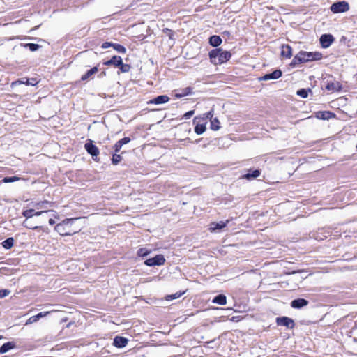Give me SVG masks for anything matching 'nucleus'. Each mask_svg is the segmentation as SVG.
<instances>
[{
	"mask_svg": "<svg viewBox=\"0 0 357 357\" xmlns=\"http://www.w3.org/2000/svg\"><path fill=\"white\" fill-rule=\"evenodd\" d=\"M333 40L334 38L331 34H324L320 38V43L324 48L328 47Z\"/></svg>",
	"mask_w": 357,
	"mask_h": 357,
	"instance_id": "obj_10",
	"label": "nucleus"
},
{
	"mask_svg": "<svg viewBox=\"0 0 357 357\" xmlns=\"http://www.w3.org/2000/svg\"><path fill=\"white\" fill-rule=\"evenodd\" d=\"M130 142V139L129 137H124L117 142V143H120V145L123 146V145L128 144Z\"/></svg>",
	"mask_w": 357,
	"mask_h": 357,
	"instance_id": "obj_41",
	"label": "nucleus"
},
{
	"mask_svg": "<svg viewBox=\"0 0 357 357\" xmlns=\"http://www.w3.org/2000/svg\"><path fill=\"white\" fill-rule=\"evenodd\" d=\"M48 222H49V224L51 225H54L55 223V221L52 218H50Z\"/></svg>",
	"mask_w": 357,
	"mask_h": 357,
	"instance_id": "obj_47",
	"label": "nucleus"
},
{
	"mask_svg": "<svg viewBox=\"0 0 357 357\" xmlns=\"http://www.w3.org/2000/svg\"><path fill=\"white\" fill-rule=\"evenodd\" d=\"M276 321L278 325L287 326L289 328H292L294 326V321L287 317H278Z\"/></svg>",
	"mask_w": 357,
	"mask_h": 357,
	"instance_id": "obj_9",
	"label": "nucleus"
},
{
	"mask_svg": "<svg viewBox=\"0 0 357 357\" xmlns=\"http://www.w3.org/2000/svg\"><path fill=\"white\" fill-rule=\"evenodd\" d=\"M128 342V339L123 337L116 336L114 339L113 344L115 347H116L118 348H123L127 345Z\"/></svg>",
	"mask_w": 357,
	"mask_h": 357,
	"instance_id": "obj_13",
	"label": "nucleus"
},
{
	"mask_svg": "<svg viewBox=\"0 0 357 357\" xmlns=\"http://www.w3.org/2000/svg\"><path fill=\"white\" fill-rule=\"evenodd\" d=\"M213 109H211L210 112L203 114V116L200 117V119H202V121H206V119H209L211 121V119H213ZM197 119H199V118L197 116L195 117L193 119V123H195Z\"/></svg>",
	"mask_w": 357,
	"mask_h": 357,
	"instance_id": "obj_23",
	"label": "nucleus"
},
{
	"mask_svg": "<svg viewBox=\"0 0 357 357\" xmlns=\"http://www.w3.org/2000/svg\"><path fill=\"white\" fill-rule=\"evenodd\" d=\"M77 220L78 218L66 219L62 222L57 224L54 229L60 235L70 236L80 230L79 227L74 226V223Z\"/></svg>",
	"mask_w": 357,
	"mask_h": 357,
	"instance_id": "obj_1",
	"label": "nucleus"
},
{
	"mask_svg": "<svg viewBox=\"0 0 357 357\" xmlns=\"http://www.w3.org/2000/svg\"><path fill=\"white\" fill-rule=\"evenodd\" d=\"M165 262V259L162 255H157L153 258L148 259L144 264L149 266H161Z\"/></svg>",
	"mask_w": 357,
	"mask_h": 357,
	"instance_id": "obj_6",
	"label": "nucleus"
},
{
	"mask_svg": "<svg viewBox=\"0 0 357 357\" xmlns=\"http://www.w3.org/2000/svg\"><path fill=\"white\" fill-rule=\"evenodd\" d=\"M349 5L347 1H338L334 3L331 6V10L333 13H344L349 10Z\"/></svg>",
	"mask_w": 357,
	"mask_h": 357,
	"instance_id": "obj_4",
	"label": "nucleus"
},
{
	"mask_svg": "<svg viewBox=\"0 0 357 357\" xmlns=\"http://www.w3.org/2000/svg\"><path fill=\"white\" fill-rule=\"evenodd\" d=\"M119 67L120 68L121 71L122 73H127L130 69V65H128V64H123V63H122V65H120V66H119Z\"/></svg>",
	"mask_w": 357,
	"mask_h": 357,
	"instance_id": "obj_37",
	"label": "nucleus"
},
{
	"mask_svg": "<svg viewBox=\"0 0 357 357\" xmlns=\"http://www.w3.org/2000/svg\"><path fill=\"white\" fill-rule=\"evenodd\" d=\"M222 43V39L219 36H212L209 38V44L213 47H218Z\"/></svg>",
	"mask_w": 357,
	"mask_h": 357,
	"instance_id": "obj_18",
	"label": "nucleus"
},
{
	"mask_svg": "<svg viewBox=\"0 0 357 357\" xmlns=\"http://www.w3.org/2000/svg\"><path fill=\"white\" fill-rule=\"evenodd\" d=\"M220 128V121L217 118H213L211 120V129L213 130H218Z\"/></svg>",
	"mask_w": 357,
	"mask_h": 357,
	"instance_id": "obj_26",
	"label": "nucleus"
},
{
	"mask_svg": "<svg viewBox=\"0 0 357 357\" xmlns=\"http://www.w3.org/2000/svg\"><path fill=\"white\" fill-rule=\"evenodd\" d=\"M112 45H114V43H109V42H105V43H104L102 45V49H107V48H108L109 47H112Z\"/></svg>",
	"mask_w": 357,
	"mask_h": 357,
	"instance_id": "obj_46",
	"label": "nucleus"
},
{
	"mask_svg": "<svg viewBox=\"0 0 357 357\" xmlns=\"http://www.w3.org/2000/svg\"><path fill=\"white\" fill-rule=\"evenodd\" d=\"M212 302L219 305H225L227 303V298L225 295L219 294L213 299Z\"/></svg>",
	"mask_w": 357,
	"mask_h": 357,
	"instance_id": "obj_20",
	"label": "nucleus"
},
{
	"mask_svg": "<svg viewBox=\"0 0 357 357\" xmlns=\"http://www.w3.org/2000/svg\"><path fill=\"white\" fill-rule=\"evenodd\" d=\"M36 223L39 224V223H41V222L40 221H36Z\"/></svg>",
	"mask_w": 357,
	"mask_h": 357,
	"instance_id": "obj_48",
	"label": "nucleus"
},
{
	"mask_svg": "<svg viewBox=\"0 0 357 357\" xmlns=\"http://www.w3.org/2000/svg\"><path fill=\"white\" fill-rule=\"evenodd\" d=\"M38 320L36 316H32L26 322V325L32 324L35 322H36Z\"/></svg>",
	"mask_w": 357,
	"mask_h": 357,
	"instance_id": "obj_42",
	"label": "nucleus"
},
{
	"mask_svg": "<svg viewBox=\"0 0 357 357\" xmlns=\"http://www.w3.org/2000/svg\"><path fill=\"white\" fill-rule=\"evenodd\" d=\"M191 93H192V89L190 87H186V88L182 89L181 93H176L175 94V96L176 98H181V97L188 96L189 94H191Z\"/></svg>",
	"mask_w": 357,
	"mask_h": 357,
	"instance_id": "obj_24",
	"label": "nucleus"
},
{
	"mask_svg": "<svg viewBox=\"0 0 357 357\" xmlns=\"http://www.w3.org/2000/svg\"><path fill=\"white\" fill-rule=\"evenodd\" d=\"M231 56V54L229 52L224 51L220 48L214 49L209 52L211 61L215 65L227 62Z\"/></svg>",
	"mask_w": 357,
	"mask_h": 357,
	"instance_id": "obj_3",
	"label": "nucleus"
},
{
	"mask_svg": "<svg viewBox=\"0 0 357 357\" xmlns=\"http://www.w3.org/2000/svg\"><path fill=\"white\" fill-rule=\"evenodd\" d=\"M14 240L13 238H8L2 242V245L6 249H10L13 246Z\"/></svg>",
	"mask_w": 357,
	"mask_h": 357,
	"instance_id": "obj_29",
	"label": "nucleus"
},
{
	"mask_svg": "<svg viewBox=\"0 0 357 357\" xmlns=\"http://www.w3.org/2000/svg\"><path fill=\"white\" fill-rule=\"evenodd\" d=\"M150 252H151L150 250H149L146 248H142L137 250V255L139 257H144L147 256Z\"/></svg>",
	"mask_w": 357,
	"mask_h": 357,
	"instance_id": "obj_31",
	"label": "nucleus"
},
{
	"mask_svg": "<svg viewBox=\"0 0 357 357\" xmlns=\"http://www.w3.org/2000/svg\"><path fill=\"white\" fill-rule=\"evenodd\" d=\"M121 159H122V158H121V155L114 153L112 155V162L114 165H117L121 160Z\"/></svg>",
	"mask_w": 357,
	"mask_h": 357,
	"instance_id": "obj_34",
	"label": "nucleus"
},
{
	"mask_svg": "<svg viewBox=\"0 0 357 357\" xmlns=\"http://www.w3.org/2000/svg\"><path fill=\"white\" fill-rule=\"evenodd\" d=\"M228 222V220H227L225 222L220 221L219 222H211L209 225V230L211 231H215L216 230H220L225 227H226L227 224Z\"/></svg>",
	"mask_w": 357,
	"mask_h": 357,
	"instance_id": "obj_14",
	"label": "nucleus"
},
{
	"mask_svg": "<svg viewBox=\"0 0 357 357\" xmlns=\"http://www.w3.org/2000/svg\"><path fill=\"white\" fill-rule=\"evenodd\" d=\"M1 339H2V336H1V335H0V340H1Z\"/></svg>",
	"mask_w": 357,
	"mask_h": 357,
	"instance_id": "obj_49",
	"label": "nucleus"
},
{
	"mask_svg": "<svg viewBox=\"0 0 357 357\" xmlns=\"http://www.w3.org/2000/svg\"><path fill=\"white\" fill-rule=\"evenodd\" d=\"M112 47L119 53L124 54L126 52V49L120 44L114 43V45H112Z\"/></svg>",
	"mask_w": 357,
	"mask_h": 357,
	"instance_id": "obj_32",
	"label": "nucleus"
},
{
	"mask_svg": "<svg viewBox=\"0 0 357 357\" xmlns=\"http://www.w3.org/2000/svg\"><path fill=\"white\" fill-rule=\"evenodd\" d=\"M106 66H114L116 67L122 65V59L119 56H114L111 59L104 63Z\"/></svg>",
	"mask_w": 357,
	"mask_h": 357,
	"instance_id": "obj_11",
	"label": "nucleus"
},
{
	"mask_svg": "<svg viewBox=\"0 0 357 357\" xmlns=\"http://www.w3.org/2000/svg\"><path fill=\"white\" fill-rule=\"evenodd\" d=\"M327 89L328 90H338L340 89V86H339L338 83H337L336 84L334 83H332V84H328Z\"/></svg>",
	"mask_w": 357,
	"mask_h": 357,
	"instance_id": "obj_38",
	"label": "nucleus"
},
{
	"mask_svg": "<svg viewBox=\"0 0 357 357\" xmlns=\"http://www.w3.org/2000/svg\"><path fill=\"white\" fill-rule=\"evenodd\" d=\"M49 207H51L52 206V204L47 202V201H44V202H38V203H36L35 204V206L36 208V209H40V211L42 210H48L47 208L48 206Z\"/></svg>",
	"mask_w": 357,
	"mask_h": 357,
	"instance_id": "obj_19",
	"label": "nucleus"
},
{
	"mask_svg": "<svg viewBox=\"0 0 357 357\" xmlns=\"http://www.w3.org/2000/svg\"><path fill=\"white\" fill-rule=\"evenodd\" d=\"M282 75V73L280 70H275L271 73H268L264 75V76L259 77L260 81H268L270 79H277L280 78Z\"/></svg>",
	"mask_w": 357,
	"mask_h": 357,
	"instance_id": "obj_8",
	"label": "nucleus"
},
{
	"mask_svg": "<svg viewBox=\"0 0 357 357\" xmlns=\"http://www.w3.org/2000/svg\"><path fill=\"white\" fill-rule=\"evenodd\" d=\"M194 114V111L193 110H191V111H189L188 112H186L184 115H183V117L185 119H190L192 115Z\"/></svg>",
	"mask_w": 357,
	"mask_h": 357,
	"instance_id": "obj_45",
	"label": "nucleus"
},
{
	"mask_svg": "<svg viewBox=\"0 0 357 357\" xmlns=\"http://www.w3.org/2000/svg\"><path fill=\"white\" fill-rule=\"evenodd\" d=\"M24 46L28 47L31 52L36 51L40 48V45L35 43H27Z\"/></svg>",
	"mask_w": 357,
	"mask_h": 357,
	"instance_id": "obj_35",
	"label": "nucleus"
},
{
	"mask_svg": "<svg viewBox=\"0 0 357 357\" xmlns=\"http://www.w3.org/2000/svg\"><path fill=\"white\" fill-rule=\"evenodd\" d=\"M98 69L97 67H93L91 69L89 70L84 75L82 76V80L84 81L89 79L91 76L98 73Z\"/></svg>",
	"mask_w": 357,
	"mask_h": 357,
	"instance_id": "obj_22",
	"label": "nucleus"
},
{
	"mask_svg": "<svg viewBox=\"0 0 357 357\" xmlns=\"http://www.w3.org/2000/svg\"><path fill=\"white\" fill-rule=\"evenodd\" d=\"M10 293V291L8 289H1L0 290V298H4L8 296Z\"/></svg>",
	"mask_w": 357,
	"mask_h": 357,
	"instance_id": "obj_39",
	"label": "nucleus"
},
{
	"mask_svg": "<svg viewBox=\"0 0 357 357\" xmlns=\"http://www.w3.org/2000/svg\"><path fill=\"white\" fill-rule=\"evenodd\" d=\"M206 125L197 123L195 128V132L197 135H202L206 131Z\"/></svg>",
	"mask_w": 357,
	"mask_h": 357,
	"instance_id": "obj_28",
	"label": "nucleus"
},
{
	"mask_svg": "<svg viewBox=\"0 0 357 357\" xmlns=\"http://www.w3.org/2000/svg\"><path fill=\"white\" fill-rule=\"evenodd\" d=\"M169 100V98L167 96L161 95V96H158L156 98H153V100H150L149 102V103L160 105V104L166 103Z\"/></svg>",
	"mask_w": 357,
	"mask_h": 357,
	"instance_id": "obj_12",
	"label": "nucleus"
},
{
	"mask_svg": "<svg viewBox=\"0 0 357 357\" xmlns=\"http://www.w3.org/2000/svg\"><path fill=\"white\" fill-rule=\"evenodd\" d=\"M335 115L331 112H319L317 114V117L323 120H328L330 119L334 118Z\"/></svg>",
	"mask_w": 357,
	"mask_h": 357,
	"instance_id": "obj_17",
	"label": "nucleus"
},
{
	"mask_svg": "<svg viewBox=\"0 0 357 357\" xmlns=\"http://www.w3.org/2000/svg\"><path fill=\"white\" fill-rule=\"evenodd\" d=\"M122 148V146L120 145V143H116L114 146V152L115 153H117L120 151L121 149Z\"/></svg>",
	"mask_w": 357,
	"mask_h": 357,
	"instance_id": "obj_44",
	"label": "nucleus"
},
{
	"mask_svg": "<svg viewBox=\"0 0 357 357\" xmlns=\"http://www.w3.org/2000/svg\"><path fill=\"white\" fill-rule=\"evenodd\" d=\"M308 304V301L303 298H298L294 300L291 303V306L294 308H301L302 307L306 306Z\"/></svg>",
	"mask_w": 357,
	"mask_h": 357,
	"instance_id": "obj_16",
	"label": "nucleus"
},
{
	"mask_svg": "<svg viewBox=\"0 0 357 357\" xmlns=\"http://www.w3.org/2000/svg\"><path fill=\"white\" fill-rule=\"evenodd\" d=\"M184 294V292H176L174 294H171V295H167L166 296V300L167 301H172L174 299H176V298H180L183 294Z\"/></svg>",
	"mask_w": 357,
	"mask_h": 357,
	"instance_id": "obj_33",
	"label": "nucleus"
},
{
	"mask_svg": "<svg viewBox=\"0 0 357 357\" xmlns=\"http://www.w3.org/2000/svg\"><path fill=\"white\" fill-rule=\"evenodd\" d=\"M23 226L30 229H36L39 227V226L35 225L30 219H25L23 222Z\"/></svg>",
	"mask_w": 357,
	"mask_h": 357,
	"instance_id": "obj_25",
	"label": "nucleus"
},
{
	"mask_svg": "<svg viewBox=\"0 0 357 357\" xmlns=\"http://www.w3.org/2000/svg\"><path fill=\"white\" fill-rule=\"evenodd\" d=\"M309 92H311L310 89H301L298 90L296 93L300 97L305 98L307 97Z\"/></svg>",
	"mask_w": 357,
	"mask_h": 357,
	"instance_id": "obj_30",
	"label": "nucleus"
},
{
	"mask_svg": "<svg viewBox=\"0 0 357 357\" xmlns=\"http://www.w3.org/2000/svg\"><path fill=\"white\" fill-rule=\"evenodd\" d=\"M281 56L286 58H291L292 56V49L289 45H282L281 47Z\"/></svg>",
	"mask_w": 357,
	"mask_h": 357,
	"instance_id": "obj_15",
	"label": "nucleus"
},
{
	"mask_svg": "<svg viewBox=\"0 0 357 357\" xmlns=\"http://www.w3.org/2000/svg\"><path fill=\"white\" fill-rule=\"evenodd\" d=\"M260 175V172L258 169L252 171L251 173H248L243 176V178L247 179H252L258 177Z\"/></svg>",
	"mask_w": 357,
	"mask_h": 357,
	"instance_id": "obj_27",
	"label": "nucleus"
},
{
	"mask_svg": "<svg viewBox=\"0 0 357 357\" xmlns=\"http://www.w3.org/2000/svg\"><path fill=\"white\" fill-rule=\"evenodd\" d=\"M49 212H54L52 210H42L36 211L34 209H28L23 211L22 215L26 219H31L33 216H40Z\"/></svg>",
	"mask_w": 357,
	"mask_h": 357,
	"instance_id": "obj_7",
	"label": "nucleus"
},
{
	"mask_svg": "<svg viewBox=\"0 0 357 357\" xmlns=\"http://www.w3.org/2000/svg\"><path fill=\"white\" fill-rule=\"evenodd\" d=\"M14 347H15V344L13 342H6V343L3 344L0 347V353L5 354V353L8 352L10 349L14 348Z\"/></svg>",
	"mask_w": 357,
	"mask_h": 357,
	"instance_id": "obj_21",
	"label": "nucleus"
},
{
	"mask_svg": "<svg viewBox=\"0 0 357 357\" xmlns=\"http://www.w3.org/2000/svg\"><path fill=\"white\" fill-rule=\"evenodd\" d=\"M19 180H20V178L17 177V176L5 177L3 179V182H4V183H12V182H15V181H19Z\"/></svg>",
	"mask_w": 357,
	"mask_h": 357,
	"instance_id": "obj_36",
	"label": "nucleus"
},
{
	"mask_svg": "<svg viewBox=\"0 0 357 357\" xmlns=\"http://www.w3.org/2000/svg\"><path fill=\"white\" fill-rule=\"evenodd\" d=\"M84 148L88 152V153H89L92 156L93 159L96 161H98L99 149L96 146L93 144L91 140H89L88 142L85 144Z\"/></svg>",
	"mask_w": 357,
	"mask_h": 357,
	"instance_id": "obj_5",
	"label": "nucleus"
},
{
	"mask_svg": "<svg viewBox=\"0 0 357 357\" xmlns=\"http://www.w3.org/2000/svg\"><path fill=\"white\" fill-rule=\"evenodd\" d=\"M26 84V85H29V84H31V85H34V84H34V83H33V82L30 83V82H29V79H26V82L21 81V80H17V81H16V82H13V84H13V85H15V84Z\"/></svg>",
	"mask_w": 357,
	"mask_h": 357,
	"instance_id": "obj_40",
	"label": "nucleus"
},
{
	"mask_svg": "<svg viewBox=\"0 0 357 357\" xmlns=\"http://www.w3.org/2000/svg\"><path fill=\"white\" fill-rule=\"evenodd\" d=\"M50 313V312L49 311H47V312H40L38 313V314H36V317L38 319V320H39L40 318L42 317H44L45 316H47V314H49Z\"/></svg>",
	"mask_w": 357,
	"mask_h": 357,
	"instance_id": "obj_43",
	"label": "nucleus"
},
{
	"mask_svg": "<svg viewBox=\"0 0 357 357\" xmlns=\"http://www.w3.org/2000/svg\"><path fill=\"white\" fill-rule=\"evenodd\" d=\"M321 57L322 54L318 52H300L294 57L291 63V66L295 67L298 63L319 60L321 59Z\"/></svg>",
	"mask_w": 357,
	"mask_h": 357,
	"instance_id": "obj_2",
	"label": "nucleus"
}]
</instances>
